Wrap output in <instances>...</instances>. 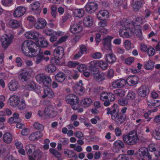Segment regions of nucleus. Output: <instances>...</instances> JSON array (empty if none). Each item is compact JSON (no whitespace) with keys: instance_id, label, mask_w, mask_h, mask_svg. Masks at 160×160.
<instances>
[{"instance_id":"f257e3e1","label":"nucleus","mask_w":160,"mask_h":160,"mask_svg":"<svg viewBox=\"0 0 160 160\" xmlns=\"http://www.w3.org/2000/svg\"><path fill=\"white\" fill-rule=\"evenodd\" d=\"M106 110L107 114L111 115L112 119L117 123L121 124L125 121L126 118V115L119 112V110L117 104H113L111 108H107Z\"/></svg>"},{"instance_id":"f03ea898","label":"nucleus","mask_w":160,"mask_h":160,"mask_svg":"<svg viewBox=\"0 0 160 160\" xmlns=\"http://www.w3.org/2000/svg\"><path fill=\"white\" fill-rule=\"evenodd\" d=\"M151 152H155L154 154L155 156L159 159H160V151H158L155 147L151 145H149L148 148L142 147L140 148L139 150V154L140 157L142 158L141 160H151L152 156L149 154L148 151Z\"/></svg>"},{"instance_id":"7ed1b4c3","label":"nucleus","mask_w":160,"mask_h":160,"mask_svg":"<svg viewBox=\"0 0 160 160\" xmlns=\"http://www.w3.org/2000/svg\"><path fill=\"white\" fill-rule=\"evenodd\" d=\"M123 141L128 145H133L137 143L138 139V134L134 131L130 132L128 135H123Z\"/></svg>"},{"instance_id":"20e7f679","label":"nucleus","mask_w":160,"mask_h":160,"mask_svg":"<svg viewBox=\"0 0 160 160\" xmlns=\"http://www.w3.org/2000/svg\"><path fill=\"white\" fill-rule=\"evenodd\" d=\"M65 100L74 110L78 109L79 107V98L76 95L73 94L68 95L65 97Z\"/></svg>"},{"instance_id":"39448f33","label":"nucleus","mask_w":160,"mask_h":160,"mask_svg":"<svg viewBox=\"0 0 160 160\" xmlns=\"http://www.w3.org/2000/svg\"><path fill=\"white\" fill-rule=\"evenodd\" d=\"M32 41L30 40H27L24 41L22 45V50L26 56H30L29 54L30 52L29 48L32 46Z\"/></svg>"},{"instance_id":"423d86ee","label":"nucleus","mask_w":160,"mask_h":160,"mask_svg":"<svg viewBox=\"0 0 160 160\" xmlns=\"http://www.w3.org/2000/svg\"><path fill=\"white\" fill-rule=\"evenodd\" d=\"M12 38L7 35L3 36L1 38V44L2 47L6 49L12 42Z\"/></svg>"},{"instance_id":"0eeeda50","label":"nucleus","mask_w":160,"mask_h":160,"mask_svg":"<svg viewBox=\"0 0 160 160\" xmlns=\"http://www.w3.org/2000/svg\"><path fill=\"white\" fill-rule=\"evenodd\" d=\"M85 8L87 12L90 13H92L97 10L98 5L94 2H89L85 5Z\"/></svg>"},{"instance_id":"6e6552de","label":"nucleus","mask_w":160,"mask_h":160,"mask_svg":"<svg viewBox=\"0 0 160 160\" xmlns=\"http://www.w3.org/2000/svg\"><path fill=\"white\" fill-rule=\"evenodd\" d=\"M149 92V88L148 86L142 85L139 88L138 94L140 97H145L148 95Z\"/></svg>"},{"instance_id":"1a4fd4ad","label":"nucleus","mask_w":160,"mask_h":160,"mask_svg":"<svg viewBox=\"0 0 160 160\" xmlns=\"http://www.w3.org/2000/svg\"><path fill=\"white\" fill-rule=\"evenodd\" d=\"M32 46L29 48L30 52H31V57H34L39 53L41 52L40 48L37 46L36 43L32 41Z\"/></svg>"},{"instance_id":"9d476101","label":"nucleus","mask_w":160,"mask_h":160,"mask_svg":"<svg viewBox=\"0 0 160 160\" xmlns=\"http://www.w3.org/2000/svg\"><path fill=\"white\" fill-rule=\"evenodd\" d=\"M26 10V8L24 7H18L14 10L13 16L16 18L21 17L25 13Z\"/></svg>"},{"instance_id":"9b49d317","label":"nucleus","mask_w":160,"mask_h":160,"mask_svg":"<svg viewBox=\"0 0 160 160\" xmlns=\"http://www.w3.org/2000/svg\"><path fill=\"white\" fill-rule=\"evenodd\" d=\"M126 83V80L120 79L113 81L112 83V86L114 88H121L124 87Z\"/></svg>"},{"instance_id":"f8f14e48","label":"nucleus","mask_w":160,"mask_h":160,"mask_svg":"<svg viewBox=\"0 0 160 160\" xmlns=\"http://www.w3.org/2000/svg\"><path fill=\"white\" fill-rule=\"evenodd\" d=\"M113 38V37L108 36L104 38L103 40V45L105 49L111 51V41L112 40Z\"/></svg>"},{"instance_id":"ddd939ff","label":"nucleus","mask_w":160,"mask_h":160,"mask_svg":"<svg viewBox=\"0 0 160 160\" xmlns=\"http://www.w3.org/2000/svg\"><path fill=\"white\" fill-rule=\"evenodd\" d=\"M64 53V50L62 47H58L53 51L54 56L56 58H62Z\"/></svg>"},{"instance_id":"4468645a","label":"nucleus","mask_w":160,"mask_h":160,"mask_svg":"<svg viewBox=\"0 0 160 160\" xmlns=\"http://www.w3.org/2000/svg\"><path fill=\"white\" fill-rule=\"evenodd\" d=\"M47 25L46 20L43 18H39L37 19V21L34 24L35 28L37 29L44 28Z\"/></svg>"},{"instance_id":"2eb2a0df","label":"nucleus","mask_w":160,"mask_h":160,"mask_svg":"<svg viewBox=\"0 0 160 160\" xmlns=\"http://www.w3.org/2000/svg\"><path fill=\"white\" fill-rule=\"evenodd\" d=\"M139 80L138 78L136 76H130L126 80L127 83L130 86H133L137 84Z\"/></svg>"},{"instance_id":"dca6fc26","label":"nucleus","mask_w":160,"mask_h":160,"mask_svg":"<svg viewBox=\"0 0 160 160\" xmlns=\"http://www.w3.org/2000/svg\"><path fill=\"white\" fill-rule=\"evenodd\" d=\"M82 27L79 24L76 23L72 25L70 28V31L73 33H76L81 32L82 30Z\"/></svg>"},{"instance_id":"f3484780","label":"nucleus","mask_w":160,"mask_h":160,"mask_svg":"<svg viewBox=\"0 0 160 160\" xmlns=\"http://www.w3.org/2000/svg\"><path fill=\"white\" fill-rule=\"evenodd\" d=\"M22 72L18 76V78L22 82L27 81L28 79L27 76L29 73L28 69L25 68L22 69Z\"/></svg>"},{"instance_id":"a211bd4d","label":"nucleus","mask_w":160,"mask_h":160,"mask_svg":"<svg viewBox=\"0 0 160 160\" xmlns=\"http://www.w3.org/2000/svg\"><path fill=\"white\" fill-rule=\"evenodd\" d=\"M25 36L28 39H35L39 37V33L38 32L30 31L26 32Z\"/></svg>"},{"instance_id":"6ab92c4d","label":"nucleus","mask_w":160,"mask_h":160,"mask_svg":"<svg viewBox=\"0 0 160 160\" xmlns=\"http://www.w3.org/2000/svg\"><path fill=\"white\" fill-rule=\"evenodd\" d=\"M19 117V114L18 113L15 112L13 114L12 117L8 119V122L10 124L20 122L21 120Z\"/></svg>"},{"instance_id":"aec40b11","label":"nucleus","mask_w":160,"mask_h":160,"mask_svg":"<svg viewBox=\"0 0 160 160\" xmlns=\"http://www.w3.org/2000/svg\"><path fill=\"white\" fill-rule=\"evenodd\" d=\"M40 5V4L39 2H35L31 4V9L32 11H35L36 14H39L41 12V9L39 8Z\"/></svg>"},{"instance_id":"412c9836","label":"nucleus","mask_w":160,"mask_h":160,"mask_svg":"<svg viewBox=\"0 0 160 160\" xmlns=\"http://www.w3.org/2000/svg\"><path fill=\"white\" fill-rule=\"evenodd\" d=\"M55 79L57 82L62 83L65 80V74L62 72H59L55 75Z\"/></svg>"},{"instance_id":"4be33fe9","label":"nucleus","mask_w":160,"mask_h":160,"mask_svg":"<svg viewBox=\"0 0 160 160\" xmlns=\"http://www.w3.org/2000/svg\"><path fill=\"white\" fill-rule=\"evenodd\" d=\"M129 31L132 32V30H131L129 29L127 31L126 28H120L119 31V33L120 36L123 38H129L132 36L131 34H130Z\"/></svg>"},{"instance_id":"5701e85b","label":"nucleus","mask_w":160,"mask_h":160,"mask_svg":"<svg viewBox=\"0 0 160 160\" xmlns=\"http://www.w3.org/2000/svg\"><path fill=\"white\" fill-rule=\"evenodd\" d=\"M20 100V98L18 96L12 95L9 98L10 105L13 107H15L17 106V104Z\"/></svg>"},{"instance_id":"b1692460","label":"nucleus","mask_w":160,"mask_h":160,"mask_svg":"<svg viewBox=\"0 0 160 160\" xmlns=\"http://www.w3.org/2000/svg\"><path fill=\"white\" fill-rule=\"evenodd\" d=\"M44 95L42 96L43 98H45L46 97L52 98L54 96V93L52 90L49 88H47L44 89Z\"/></svg>"},{"instance_id":"393cba45","label":"nucleus","mask_w":160,"mask_h":160,"mask_svg":"<svg viewBox=\"0 0 160 160\" xmlns=\"http://www.w3.org/2000/svg\"><path fill=\"white\" fill-rule=\"evenodd\" d=\"M105 60L109 63L112 64L116 61V58L114 54L110 53L106 55Z\"/></svg>"},{"instance_id":"a878e982","label":"nucleus","mask_w":160,"mask_h":160,"mask_svg":"<svg viewBox=\"0 0 160 160\" xmlns=\"http://www.w3.org/2000/svg\"><path fill=\"white\" fill-rule=\"evenodd\" d=\"M43 136V134L40 132H36L32 133L29 136V139L31 141H34L39 139Z\"/></svg>"},{"instance_id":"bb28decb","label":"nucleus","mask_w":160,"mask_h":160,"mask_svg":"<svg viewBox=\"0 0 160 160\" xmlns=\"http://www.w3.org/2000/svg\"><path fill=\"white\" fill-rule=\"evenodd\" d=\"M83 22L85 26L87 27H89L93 24V19L91 16H88L84 18Z\"/></svg>"},{"instance_id":"cd10ccee","label":"nucleus","mask_w":160,"mask_h":160,"mask_svg":"<svg viewBox=\"0 0 160 160\" xmlns=\"http://www.w3.org/2000/svg\"><path fill=\"white\" fill-rule=\"evenodd\" d=\"M109 16L108 12L106 10H102L100 11L97 14V17L99 20H102V18L105 19L108 18Z\"/></svg>"},{"instance_id":"c85d7f7f","label":"nucleus","mask_w":160,"mask_h":160,"mask_svg":"<svg viewBox=\"0 0 160 160\" xmlns=\"http://www.w3.org/2000/svg\"><path fill=\"white\" fill-rule=\"evenodd\" d=\"M18 86V82L14 80L11 81L8 84L9 89L12 91H15L16 90Z\"/></svg>"},{"instance_id":"c756f323","label":"nucleus","mask_w":160,"mask_h":160,"mask_svg":"<svg viewBox=\"0 0 160 160\" xmlns=\"http://www.w3.org/2000/svg\"><path fill=\"white\" fill-rule=\"evenodd\" d=\"M98 61L96 60H94L91 62L89 63L88 68L89 70L97 72L98 69L96 68L98 66Z\"/></svg>"},{"instance_id":"7c9ffc66","label":"nucleus","mask_w":160,"mask_h":160,"mask_svg":"<svg viewBox=\"0 0 160 160\" xmlns=\"http://www.w3.org/2000/svg\"><path fill=\"white\" fill-rule=\"evenodd\" d=\"M147 104L150 107H158L160 105V101L158 100L152 99L148 100Z\"/></svg>"},{"instance_id":"2f4dec72","label":"nucleus","mask_w":160,"mask_h":160,"mask_svg":"<svg viewBox=\"0 0 160 160\" xmlns=\"http://www.w3.org/2000/svg\"><path fill=\"white\" fill-rule=\"evenodd\" d=\"M12 136L9 132L5 133L3 136V140L4 142L7 143H9L12 140Z\"/></svg>"},{"instance_id":"473e14b6","label":"nucleus","mask_w":160,"mask_h":160,"mask_svg":"<svg viewBox=\"0 0 160 160\" xmlns=\"http://www.w3.org/2000/svg\"><path fill=\"white\" fill-rule=\"evenodd\" d=\"M44 113L49 117L53 118L57 115V112L52 110H50L48 108H46L44 110Z\"/></svg>"},{"instance_id":"72a5a7b5","label":"nucleus","mask_w":160,"mask_h":160,"mask_svg":"<svg viewBox=\"0 0 160 160\" xmlns=\"http://www.w3.org/2000/svg\"><path fill=\"white\" fill-rule=\"evenodd\" d=\"M34 57L35 58L34 59L35 63L37 64L40 63L44 59L43 52H41L37 54Z\"/></svg>"},{"instance_id":"f704fd0d","label":"nucleus","mask_w":160,"mask_h":160,"mask_svg":"<svg viewBox=\"0 0 160 160\" xmlns=\"http://www.w3.org/2000/svg\"><path fill=\"white\" fill-rule=\"evenodd\" d=\"M115 5L117 7L122 5L123 8L126 9L127 7L126 0H114Z\"/></svg>"},{"instance_id":"c9c22d12","label":"nucleus","mask_w":160,"mask_h":160,"mask_svg":"<svg viewBox=\"0 0 160 160\" xmlns=\"http://www.w3.org/2000/svg\"><path fill=\"white\" fill-rule=\"evenodd\" d=\"M45 70L46 72L49 73H52L55 72L56 68L53 64H50L45 66Z\"/></svg>"},{"instance_id":"e433bc0d","label":"nucleus","mask_w":160,"mask_h":160,"mask_svg":"<svg viewBox=\"0 0 160 160\" xmlns=\"http://www.w3.org/2000/svg\"><path fill=\"white\" fill-rule=\"evenodd\" d=\"M144 67L147 70H151L154 68V63L151 61H148L144 62Z\"/></svg>"},{"instance_id":"4c0bfd02","label":"nucleus","mask_w":160,"mask_h":160,"mask_svg":"<svg viewBox=\"0 0 160 160\" xmlns=\"http://www.w3.org/2000/svg\"><path fill=\"white\" fill-rule=\"evenodd\" d=\"M142 19L140 18H136V20L134 22H132L131 23V25L132 26H133V28L135 29L139 28L140 23H141V21H142Z\"/></svg>"},{"instance_id":"58836bf2","label":"nucleus","mask_w":160,"mask_h":160,"mask_svg":"<svg viewBox=\"0 0 160 160\" xmlns=\"http://www.w3.org/2000/svg\"><path fill=\"white\" fill-rule=\"evenodd\" d=\"M92 100L90 98H86L82 100L81 103L85 107H89L92 103Z\"/></svg>"},{"instance_id":"ea45409f","label":"nucleus","mask_w":160,"mask_h":160,"mask_svg":"<svg viewBox=\"0 0 160 160\" xmlns=\"http://www.w3.org/2000/svg\"><path fill=\"white\" fill-rule=\"evenodd\" d=\"M64 153L65 154H67V156L68 158L75 157L76 159L78 158V156L76 153L72 150H68L67 151H65L64 152Z\"/></svg>"},{"instance_id":"a19ab883","label":"nucleus","mask_w":160,"mask_h":160,"mask_svg":"<svg viewBox=\"0 0 160 160\" xmlns=\"http://www.w3.org/2000/svg\"><path fill=\"white\" fill-rule=\"evenodd\" d=\"M153 137L157 140H160V131L159 128H156L151 132Z\"/></svg>"},{"instance_id":"79ce46f5","label":"nucleus","mask_w":160,"mask_h":160,"mask_svg":"<svg viewBox=\"0 0 160 160\" xmlns=\"http://www.w3.org/2000/svg\"><path fill=\"white\" fill-rule=\"evenodd\" d=\"M73 12L74 15L78 18L82 17L84 14V11L82 9H76Z\"/></svg>"},{"instance_id":"37998d69","label":"nucleus","mask_w":160,"mask_h":160,"mask_svg":"<svg viewBox=\"0 0 160 160\" xmlns=\"http://www.w3.org/2000/svg\"><path fill=\"white\" fill-rule=\"evenodd\" d=\"M25 87L26 89L29 91H32L36 88V84L34 82H31L26 85Z\"/></svg>"},{"instance_id":"c03bdc74","label":"nucleus","mask_w":160,"mask_h":160,"mask_svg":"<svg viewBox=\"0 0 160 160\" xmlns=\"http://www.w3.org/2000/svg\"><path fill=\"white\" fill-rule=\"evenodd\" d=\"M35 150L34 146L32 144L28 145L26 146V150L27 154L30 156V154L32 153V151Z\"/></svg>"},{"instance_id":"a18cd8bd","label":"nucleus","mask_w":160,"mask_h":160,"mask_svg":"<svg viewBox=\"0 0 160 160\" xmlns=\"http://www.w3.org/2000/svg\"><path fill=\"white\" fill-rule=\"evenodd\" d=\"M132 33H134L140 40H142V39L141 27H139V28L135 29L134 32Z\"/></svg>"},{"instance_id":"49530a36","label":"nucleus","mask_w":160,"mask_h":160,"mask_svg":"<svg viewBox=\"0 0 160 160\" xmlns=\"http://www.w3.org/2000/svg\"><path fill=\"white\" fill-rule=\"evenodd\" d=\"M44 32L48 36H52V35H56L59 36L60 35V32H54L52 29H46L44 31Z\"/></svg>"},{"instance_id":"de8ad7c7","label":"nucleus","mask_w":160,"mask_h":160,"mask_svg":"<svg viewBox=\"0 0 160 160\" xmlns=\"http://www.w3.org/2000/svg\"><path fill=\"white\" fill-rule=\"evenodd\" d=\"M114 94L118 97H123L125 95V92L122 89H118L114 91Z\"/></svg>"},{"instance_id":"09e8293b","label":"nucleus","mask_w":160,"mask_h":160,"mask_svg":"<svg viewBox=\"0 0 160 160\" xmlns=\"http://www.w3.org/2000/svg\"><path fill=\"white\" fill-rule=\"evenodd\" d=\"M57 8L56 5H53L50 8L51 13L53 18L56 17Z\"/></svg>"},{"instance_id":"8fccbe9b","label":"nucleus","mask_w":160,"mask_h":160,"mask_svg":"<svg viewBox=\"0 0 160 160\" xmlns=\"http://www.w3.org/2000/svg\"><path fill=\"white\" fill-rule=\"evenodd\" d=\"M136 94L132 91H129L126 96L127 99L128 100H133L135 98Z\"/></svg>"},{"instance_id":"3c124183","label":"nucleus","mask_w":160,"mask_h":160,"mask_svg":"<svg viewBox=\"0 0 160 160\" xmlns=\"http://www.w3.org/2000/svg\"><path fill=\"white\" fill-rule=\"evenodd\" d=\"M83 89L82 87L78 85V84H77L76 86H74L73 88L75 92L79 95L82 92Z\"/></svg>"},{"instance_id":"603ef678","label":"nucleus","mask_w":160,"mask_h":160,"mask_svg":"<svg viewBox=\"0 0 160 160\" xmlns=\"http://www.w3.org/2000/svg\"><path fill=\"white\" fill-rule=\"evenodd\" d=\"M17 104V106L18 107V109L20 110H23L26 107L25 101L23 99L20 100Z\"/></svg>"},{"instance_id":"864d4df0","label":"nucleus","mask_w":160,"mask_h":160,"mask_svg":"<svg viewBox=\"0 0 160 160\" xmlns=\"http://www.w3.org/2000/svg\"><path fill=\"white\" fill-rule=\"evenodd\" d=\"M33 127L34 129L41 131L43 130L44 128L42 124H40L38 122H35L34 123Z\"/></svg>"},{"instance_id":"5fc2aeb1","label":"nucleus","mask_w":160,"mask_h":160,"mask_svg":"<svg viewBox=\"0 0 160 160\" xmlns=\"http://www.w3.org/2000/svg\"><path fill=\"white\" fill-rule=\"evenodd\" d=\"M114 145L117 148H123L125 147L124 144L120 140H117L114 143Z\"/></svg>"},{"instance_id":"6e6d98bb","label":"nucleus","mask_w":160,"mask_h":160,"mask_svg":"<svg viewBox=\"0 0 160 160\" xmlns=\"http://www.w3.org/2000/svg\"><path fill=\"white\" fill-rule=\"evenodd\" d=\"M49 151L55 157L58 158H60L61 157V153L55 149L50 148L49 149Z\"/></svg>"},{"instance_id":"4d7b16f0","label":"nucleus","mask_w":160,"mask_h":160,"mask_svg":"<svg viewBox=\"0 0 160 160\" xmlns=\"http://www.w3.org/2000/svg\"><path fill=\"white\" fill-rule=\"evenodd\" d=\"M62 58H56L54 57L51 59V61L53 64L58 66H60L62 64V63L61 60Z\"/></svg>"},{"instance_id":"13d9d810","label":"nucleus","mask_w":160,"mask_h":160,"mask_svg":"<svg viewBox=\"0 0 160 160\" xmlns=\"http://www.w3.org/2000/svg\"><path fill=\"white\" fill-rule=\"evenodd\" d=\"M157 108H155L152 110L148 111L147 112L145 113L144 115V116L146 119H147V121H149L151 119V118H149V115H150L152 112H154L157 111Z\"/></svg>"},{"instance_id":"bf43d9fd","label":"nucleus","mask_w":160,"mask_h":160,"mask_svg":"<svg viewBox=\"0 0 160 160\" xmlns=\"http://www.w3.org/2000/svg\"><path fill=\"white\" fill-rule=\"evenodd\" d=\"M42 153V152L39 150L34 151L32 156L37 160H38L41 158Z\"/></svg>"},{"instance_id":"052dcab7","label":"nucleus","mask_w":160,"mask_h":160,"mask_svg":"<svg viewBox=\"0 0 160 160\" xmlns=\"http://www.w3.org/2000/svg\"><path fill=\"white\" fill-rule=\"evenodd\" d=\"M98 64L103 70L106 69L108 68V64L103 61L101 60L98 61Z\"/></svg>"},{"instance_id":"680f3d73","label":"nucleus","mask_w":160,"mask_h":160,"mask_svg":"<svg viewBox=\"0 0 160 160\" xmlns=\"http://www.w3.org/2000/svg\"><path fill=\"white\" fill-rule=\"evenodd\" d=\"M51 79L49 77L47 76H45L43 81L42 83H43L44 85L48 86V85H47V84H51Z\"/></svg>"},{"instance_id":"e2e57ef3","label":"nucleus","mask_w":160,"mask_h":160,"mask_svg":"<svg viewBox=\"0 0 160 160\" xmlns=\"http://www.w3.org/2000/svg\"><path fill=\"white\" fill-rule=\"evenodd\" d=\"M9 23L12 28H18L20 26L19 23L18 21L16 20H11L10 21Z\"/></svg>"},{"instance_id":"0e129e2a","label":"nucleus","mask_w":160,"mask_h":160,"mask_svg":"<svg viewBox=\"0 0 160 160\" xmlns=\"http://www.w3.org/2000/svg\"><path fill=\"white\" fill-rule=\"evenodd\" d=\"M95 74V73H93V74H95V77L96 79V80L98 82H100L103 80L104 79L103 76L102 74H100V73H98V71H97V72Z\"/></svg>"},{"instance_id":"69168bd1","label":"nucleus","mask_w":160,"mask_h":160,"mask_svg":"<svg viewBox=\"0 0 160 160\" xmlns=\"http://www.w3.org/2000/svg\"><path fill=\"white\" fill-rule=\"evenodd\" d=\"M142 6V3L140 1L135 2L133 4L132 7L134 9H138Z\"/></svg>"},{"instance_id":"338daca9","label":"nucleus","mask_w":160,"mask_h":160,"mask_svg":"<svg viewBox=\"0 0 160 160\" xmlns=\"http://www.w3.org/2000/svg\"><path fill=\"white\" fill-rule=\"evenodd\" d=\"M45 75L42 74H39L36 76V78L38 82L41 83L43 81Z\"/></svg>"},{"instance_id":"774afa93","label":"nucleus","mask_w":160,"mask_h":160,"mask_svg":"<svg viewBox=\"0 0 160 160\" xmlns=\"http://www.w3.org/2000/svg\"><path fill=\"white\" fill-rule=\"evenodd\" d=\"M128 100L126 97L124 98L119 99L118 100V102L120 105L123 106L126 105L128 104Z\"/></svg>"}]
</instances>
